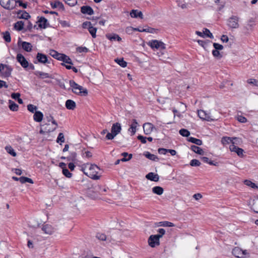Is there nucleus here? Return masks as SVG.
<instances>
[{"label": "nucleus", "mask_w": 258, "mask_h": 258, "mask_svg": "<svg viewBox=\"0 0 258 258\" xmlns=\"http://www.w3.org/2000/svg\"><path fill=\"white\" fill-rule=\"evenodd\" d=\"M99 170V167L96 165L89 163L84 165V166L82 168V171L85 174L94 180H98L100 178V176L97 175Z\"/></svg>", "instance_id": "obj_1"}, {"label": "nucleus", "mask_w": 258, "mask_h": 258, "mask_svg": "<svg viewBox=\"0 0 258 258\" xmlns=\"http://www.w3.org/2000/svg\"><path fill=\"white\" fill-rule=\"evenodd\" d=\"M69 83L74 93L83 96H86L88 95V90L77 84L74 80H70Z\"/></svg>", "instance_id": "obj_2"}, {"label": "nucleus", "mask_w": 258, "mask_h": 258, "mask_svg": "<svg viewBox=\"0 0 258 258\" xmlns=\"http://www.w3.org/2000/svg\"><path fill=\"white\" fill-rule=\"evenodd\" d=\"M121 130V124L118 122H116L112 124L111 129V133H108L106 136L107 140H112L117 135H118Z\"/></svg>", "instance_id": "obj_3"}, {"label": "nucleus", "mask_w": 258, "mask_h": 258, "mask_svg": "<svg viewBox=\"0 0 258 258\" xmlns=\"http://www.w3.org/2000/svg\"><path fill=\"white\" fill-rule=\"evenodd\" d=\"M0 5L4 9L12 10L16 8L15 0H0Z\"/></svg>", "instance_id": "obj_4"}, {"label": "nucleus", "mask_w": 258, "mask_h": 258, "mask_svg": "<svg viewBox=\"0 0 258 258\" xmlns=\"http://www.w3.org/2000/svg\"><path fill=\"white\" fill-rule=\"evenodd\" d=\"M148 45L150 46L152 49H165V44L161 41L157 40H153L150 41L148 43Z\"/></svg>", "instance_id": "obj_5"}, {"label": "nucleus", "mask_w": 258, "mask_h": 258, "mask_svg": "<svg viewBox=\"0 0 258 258\" xmlns=\"http://www.w3.org/2000/svg\"><path fill=\"white\" fill-rule=\"evenodd\" d=\"M239 18L237 16H232L228 20V26L232 29H236L239 27Z\"/></svg>", "instance_id": "obj_6"}, {"label": "nucleus", "mask_w": 258, "mask_h": 258, "mask_svg": "<svg viewBox=\"0 0 258 258\" xmlns=\"http://www.w3.org/2000/svg\"><path fill=\"white\" fill-rule=\"evenodd\" d=\"M198 116L200 118L209 121L217 120V118H213L209 113H207L206 111L203 110L198 111Z\"/></svg>", "instance_id": "obj_7"}, {"label": "nucleus", "mask_w": 258, "mask_h": 258, "mask_svg": "<svg viewBox=\"0 0 258 258\" xmlns=\"http://www.w3.org/2000/svg\"><path fill=\"white\" fill-rule=\"evenodd\" d=\"M16 59L24 69H26L28 67L29 62L22 54H17Z\"/></svg>", "instance_id": "obj_8"}, {"label": "nucleus", "mask_w": 258, "mask_h": 258, "mask_svg": "<svg viewBox=\"0 0 258 258\" xmlns=\"http://www.w3.org/2000/svg\"><path fill=\"white\" fill-rule=\"evenodd\" d=\"M159 238L156 235H151L148 239L149 245L152 247H155L160 244Z\"/></svg>", "instance_id": "obj_9"}, {"label": "nucleus", "mask_w": 258, "mask_h": 258, "mask_svg": "<svg viewBox=\"0 0 258 258\" xmlns=\"http://www.w3.org/2000/svg\"><path fill=\"white\" fill-rule=\"evenodd\" d=\"M37 62L43 64L48 62L47 56L43 53H38L36 55V60L34 61V63H37Z\"/></svg>", "instance_id": "obj_10"}, {"label": "nucleus", "mask_w": 258, "mask_h": 258, "mask_svg": "<svg viewBox=\"0 0 258 258\" xmlns=\"http://www.w3.org/2000/svg\"><path fill=\"white\" fill-rule=\"evenodd\" d=\"M232 254L236 257L242 258L245 255L247 252L246 250H242L241 248L236 247L232 250Z\"/></svg>", "instance_id": "obj_11"}, {"label": "nucleus", "mask_w": 258, "mask_h": 258, "mask_svg": "<svg viewBox=\"0 0 258 258\" xmlns=\"http://www.w3.org/2000/svg\"><path fill=\"white\" fill-rule=\"evenodd\" d=\"M20 44L22 48L26 51L30 52L32 50V45L30 43L26 41H22L21 39L19 38L18 44L19 46Z\"/></svg>", "instance_id": "obj_12"}, {"label": "nucleus", "mask_w": 258, "mask_h": 258, "mask_svg": "<svg viewBox=\"0 0 258 258\" xmlns=\"http://www.w3.org/2000/svg\"><path fill=\"white\" fill-rule=\"evenodd\" d=\"M229 149L231 152H235L240 157L243 156V150L237 147L235 144L231 145L229 146Z\"/></svg>", "instance_id": "obj_13"}, {"label": "nucleus", "mask_w": 258, "mask_h": 258, "mask_svg": "<svg viewBox=\"0 0 258 258\" xmlns=\"http://www.w3.org/2000/svg\"><path fill=\"white\" fill-rule=\"evenodd\" d=\"M237 139V138L223 137L221 139V143L224 145H226L230 143H231V145L236 144V143L235 142H234V140H236Z\"/></svg>", "instance_id": "obj_14"}, {"label": "nucleus", "mask_w": 258, "mask_h": 258, "mask_svg": "<svg viewBox=\"0 0 258 258\" xmlns=\"http://www.w3.org/2000/svg\"><path fill=\"white\" fill-rule=\"evenodd\" d=\"M34 74L41 79H44L46 78H52L51 75H50L48 73H44L41 71H35L34 72Z\"/></svg>", "instance_id": "obj_15"}, {"label": "nucleus", "mask_w": 258, "mask_h": 258, "mask_svg": "<svg viewBox=\"0 0 258 258\" xmlns=\"http://www.w3.org/2000/svg\"><path fill=\"white\" fill-rule=\"evenodd\" d=\"M81 12L84 14L92 15L94 14V11L92 8L88 6H84L81 8Z\"/></svg>", "instance_id": "obj_16"}, {"label": "nucleus", "mask_w": 258, "mask_h": 258, "mask_svg": "<svg viewBox=\"0 0 258 258\" xmlns=\"http://www.w3.org/2000/svg\"><path fill=\"white\" fill-rule=\"evenodd\" d=\"M153 128V125L151 123H145L143 125L144 132L146 135H149L151 134Z\"/></svg>", "instance_id": "obj_17"}, {"label": "nucleus", "mask_w": 258, "mask_h": 258, "mask_svg": "<svg viewBox=\"0 0 258 258\" xmlns=\"http://www.w3.org/2000/svg\"><path fill=\"white\" fill-rule=\"evenodd\" d=\"M42 231L46 234H51L54 232V228L49 224H45L42 228Z\"/></svg>", "instance_id": "obj_18"}, {"label": "nucleus", "mask_w": 258, "mask_h": 258, "mask_svg": "<svg viewBox=\"0 0 258 258\" xmlns=\"http://www.w3.org/2000/svg\"><path fill=\"white\" fill-rule=\"evenodd\" d=\"M146 177L148 180L153 181H158L159 179V176L157 174H155L153 172H150L146 175Z\"/></svg>", "instance_id": "obj_19"}, {"label": "nucleus", "mask_w": 258, "mask_h": 258, "mask_svg": "<svg viewBox=\"0 0 258 258\" xmlns=\"http://www.w3.org/2000/svg\"><path fill=\"white\" fill-rule=\"evenodd\" d=\"M43 117V113L40 111H36L34 115V120L36 122H40L42 121Z\"/></svg>", "instance_id": "obj_20"}, {"label": "nucleus", "mask_w": 258, "mask_h": 258, "mask_svg": "<svg viewBox=\"0 0 258 258\" xmlns=\"http://www.w3.org/2000/svg\"><path fill=\"white\" fill-rule=\"evenodd\" d=\"M130 16L132 18H138L139 17L141 19L143 18V15L141 11H139L137 10H133L130 13Z\"/></svg>", "instance_id": "obj_21"}, {"label": "nucleus", "mask_w": 258, "mask_h": 258, "mask_svg": "<svg viewBox=\"0 0 258 258\" xmlns=\"http://www.w3.org/2000/svg\"><path fill=\"white\" fill-rule=\"evenodd\" d=\"M49 54L53 58L60 60V58L62 57L63 54L59 53L54 50H50Z\"/></svg>", "instance_id": "obj_22"}, {"label": "nucleus", "mask_w": 258, "mask_h": 258, "mask_svg": "<svg viewBox=\"0 0 258 258\" xmlns=\"http://www.w3.org/2000/svg\"><path fill=\"white\" fill-rule=\"evenodd\" d=\"M12 71V69L10 67L6 65L5 70H3L2 72V76L5 77H8L11 75Z\"/></svg>", "instance_id": "obj_23"}, {"label": "nucleus", "mask_w": 258, "mask_h": 258, "mask_svg": "<svg viewBox=\"0 0 258 258\" xmlns=\"http://www.w3.org/2000/svg\"><path fill=\"white\" fill-rule=\"evenodd\" d=\"M76 103L72 100H68L66 102V107L70 110H74L76 107Z\"/></svg>", "instance_id": "obj_24"}, {"label": "nucleus", "mask_w": 258, "mask_h": 258, "mask_svg": "<svg viewBox=\"0 0 258 258\" xmlns=\"http://www.w3.org/2000/svg\"><path fill=\"white\" fill-rule=\"evenodd\" d=\"M18 17L20 19H24L26 20H28L30 18V15L24 11H19L18 13Z\"/></svg>", "instance_id": "obj_25"}, {"label": "nucleus", "mask_w": 258, "mask_h": 258, "mask_svg": "<svg viewBox=\"0 0 258 258\" xmlns=\"http://www.w3.org/2000/svg\"><path fill=\"white\" fill-rule=\"evenodd\" d=\"M106 37L111 41L116 40L117 41H120L121 40V38L119 35L116 34L106 35Z\"/></svg>", "instance_id": "obj_26"}, {"label": "nucleus", "mask_w": 258, "mask_h": 258, "mask_svg": "<svg viewBox=\"0 0 258 258\" xmlns=\"http://www.w3.org/2000/svg\"><path fill=\"white\" fill-rule=\"evenodd\" d=\"M190 149L195 153L199 155H203L204 153V152L202 149L196 145L191 146Z\"/></svg>", "instance_id": "obj_27"}, {"label": "nucleus", "mask_w": 258, "mask_h": 258, "mask_svg": "<svg viewBox=\"0 0 258 258\" xmlns=\"http://www.w3.org/2000/svg\"><path fill=\"white\" fill-rule=\"evenodd\" d=\"M152 191L157 195H161L164 191L163 188L159 186H156L152 188Z\"/></svg>", "instance_id": "obj_28"}, {"label": "nucleus", "mask_w": 258, "mask_h": 258, "mask_svg": "<svg viewBox=\"0 0 258 258\" xmlns=\"http://www.w3.org/2000/svg\"><path fill=\"white\" fill-rule=\"evenodd\" d=\"M121 155L123 156V158L120 159L122 162L128 161L131 160L133 157L132 154H128L127 152L122 153Z\"/></svg>", "instance_id": "obj_29"}, {"label": "nucleus", "mask_w": 258, "mask_h": 258, "mask_svg": "<svg viewBox=\"0 0 258 258\" xmlns=\"http://www.w3.org/2000/svg\"><path fill=\"white\" fill-rule=\"evenodd\" d=\"M144 155L147 158H148L151 160H152V161H156L158 159V158L157 157V156H156L154 154H151L149 152H146Z\"/></svg>", "instance_id": "obj_30"}, {"label": "nucleus", "mask_w": 258, "mask_h": 258, "mask_svg": "<svg viewBox=\"0 0 258 258\" xmlns=\"http://www.w3.org/2000/svg\"><path fill=\"white\" fill-rule=\"evenodd\" d=\"M158 226H163V227H173L174 224L173 223L168 221H162L157 223Z\"/></svg>", "instance_id": "obj_31"}, {"label": "nucleus", "mask_w": 258, "mask_h": 258, "mask_svg": "<svg viewBox=\"0 0 258 258\" xmlns=\"http://www.w3.org/2000/svg\"><path fill=\"white\" fill-rule=\"evenodd\" d=\"M24 23L23 21H18L14 24V28L18 31L22 30L24 28Z\"/></svg>", "instance_id": "obj_32"}, {"label": "nucleus", "mask_w": 258, "mask_h": 258, "mask_svg": "<svg viewBox=\"0 0 258 258\" xmlns=\"http://www.w3.org/2000/svg\"><path fill=\"white\" fill-rule=\"evenodd\" d=\"M47 20L44 17H41L39 20V27L42 28H45L46 27V23Z\"/></svg>", "instance_id": "obj_33"}, {"label": "nucleus", "mask_w": 258, "mask_h": 258, "mask_svg": "<svg viewBox=\"0 0 258 258\" xmlns=\"http://www.w3.org/2000/svg\"><path fill=\"white\" fill-rule=\"evenodd\" d=\"M188 141L192 143H194L197 145H201L202 144V141L201 140L195 138L194 137H189Z\"/></svg>", "instance_id": "obj_34"}, {"label": "nucleus", "mask_w": 258, "mask_h": 258, "mask_svg": "<svg viewBox=\"0 0 258 258\" xmlns=\"http://www.w3.org/2000/svg\"><path fill=\"white\" fill-rule=\"evenodd\" d=\"M7 152L13 157H16L17 154L13 148L10 146H7L5 147Z\"/></svg>", "instance_id": "obj_35"}, {"label": "nucleus", "mask_w": 258, "mask_h": 258, "mask_svg": "<svg viewBox=\"0 0 258 258\" xmlns=\"http://www.w3.org/2000/svg\"><path fill=\"white\" fill-rule=\"evenodd\" d=\"M138 122L136 119H133V123L131 125L129 130H132L133 135H134L136 132V128L138 125Z\"/></svg>", "instance_id": "obj_36"}, {"label": "nucleus", "mask_w": 258, "mask_h": 258, "mask_svg": "<svg viewBox=\"0 0 258 258\" xmlns=\"http://www.w3.org/2000/svg\"><path fill=\"white\" fill-rule=\"evenodd\" d=\"M19 181L22 183H24L26 182L33 183V181L32 179H31V178H29L28 177H24V176H22V177H19Z\"/></svg>", "instance_id": "obj_37"}, {"label": "nucleus", "mask_w": 258, "mask_h": 258, "mask_svg": "<svg viewBox=\"0 0 258 258\" xmlns=\"http://www.w3.org/2000/svg\"><path fill=\"white\" fill-rule=\"evenodd\" d=\"M60 61H62L68 64H72V61L71 59L67 55L63 54L62 57L60 58Z\"/></svg>", "instance_id": "obj_38"}, {"label": "nucleus", "mask_w": 258, "mask_h": 258, "mask_svg": "<svg viewBox=\"0 0 258 258\" xmlns=\"http://www.w3.org/2000/svg\"><path fill=\"white\" fill-rule=\"evenodd\" d=\"M10 105L9 108L10 109L14 111H17L18 109V105L15 103L14 101L12 100L9 101Z\"/></svg>", "instance_id": "obj_39"}, {"label": "nucleus", "mask_w": 258, "mask_h": 258, "mask_svg": "<svg viewBox=\"0 0 258 258\" xmlns=\"http://www.w3.org/2000/svg\"><path fill=\"white\" fill-rule=\"evenodd\" d=\"M88 31L90 34L92 35L93 38L96 37V33L97 31V29L96 28L93 27L92 26H91V27L88 28Z\"/></svg>", "instance_id": "obj_40"}, {"label": "nucleus", "mask_w": 258, "mask_h": 258, "mask_svg": "<svg viewBox=\"0 0 258 258\" xmlns=\"http://www.w3.org/2000/svg\"><path fill=\"white\" fill-rule=\"evenodd\" d=\"M115 61L121 67L124 68L126 66L127 63L125 61L123 58H117L115 60Z\"/></svg>", "instance_id": "obj_41"}, {"label": "nucleus", "mask_w": 258, "mask_h": 258, "mask_svg": "<svg viewBox=\"0 0 258 258\" xmlns=\"http://www.w3.org/2000/svg\"><path fill=\"white\" fill-rule=\"evenodd\" d=\"M244 182L245 185H246L254 189V188H257V186L254 183L251 182V181H250L249 180H244Z\"/></svg>", "instance_id": "obj_42"}, {"label": "nucleus", "mask_w": 258, "mask_h": 258, "mask_svg": "<svg viewBox=\"0 0 258 258\" xmlns=\"http://www.w3.org/2000/svg\"><path fill=\"white\" fill-rule=\"evenodd\" d=\"M179 133L180 135H181L183 137H188L190 135V132L188 130L184 129V128L181 129L179 131Z\"/></svg>", "instance_id": "obj_43"}, {"label": "nucleus", "mask_w": 258, "mask_h": 258, "mask_svg": "<svg viewBox=\"0 0 258 258\" xmlns=\"http://www.w3.org/2000/svg\"><path fill=\"white\" fill-rule=\"evenodd\" d=\"M64 140H65L64 137V135H63V133H59L57 138V140H56L57 143H60V144H61L62 143L64 142Z\"/></svg>", "instance_id": "obj_44"}, {"label": "nucleus", "mask_w": 258, "mask_h": 258, "mask_svg": "<svg viewBox=\"0 0 258 258\" xmlns=\"http://www.w3.org/2000/svg\"><path fill=\"white\" fill-rule=\"evenodd\" d=\"M252 209L254 212L258 213V198L253 200Z\"/></svg>", "instance_id": "obj_45"}, {"label": "nucleus", "mask_w": 258, "mask_h": 258, "mask_svg": "<svg viewBox=\"0 0 258 258\" xmlns=\"http://www.w3.org/2000/svg\"><path fill=\"white\" fill-rule=\"evenodd\" d=\"M201 160L205 163H208L210 165H215V166H216L217 165V163H214L213 161H210L209 160V159L208 158V157H201Z\"/></svg>", "instance_id": "obj_46"}, {"label": "nucleus", "mask_w": 258, "mask_h": 258, "mask_svg": "<svg viewBox=\"0 0 258 258\" xmlns=\"http://www.w3.org/2000/svg\"><path fill=\"white\" fill-rule=\"evenodd\" d=\"M203 31H204V34L205 36L209 37L210 38H214L213 34L211 33L210 30L209 29H208L207 28H204L203 29Z\"/></svg>", "instance_id": "obj_47"}, {"label": "nucleus", "mask_w": 258, "mask_h": 258, "mask_svg": "<svg viewBox=\"0 0 258 258\" xmlns=\"http://www.w3.org/2000/svg\"><path fill=\"white\" fill-rule=\"evenodd\" d=\"M247 83L254 86H258V80L254 79H249L247 80Z\"/></svg>", "instance_id": "obj_48"}, {"label": "nucleus", "mask_w": 258, "mask_h": 258, "mask_svg": "<svg viewBox=\"0 0 258 258\" xmlns=\"http://www.w3.org/2000/svg\"><path fill=\"white\" fill-rule=\"evenodd\" d=\"M4 39L7 42H10L11 40L10 34L9 32L4 33Z\"/></svg>", "instance_id": "obj_49"}, {"label": "nucleus", "mask_w": 258, "mask_h": 258, "mask_svg": "<svg viewBox=\"0 0 258 258\" xmlns=\"http://www.w3.org/2000/svg\"><path fill=\"white\" fill-rule=\"evenodd\" d=\"M201 162L197 159H192L190 162V165L191 166H199Z\"/></svg>", "instance_id": "obj_50"}, {"label": "nucleus", "mask_w": 258, "mask_h": 258, "mask_svg": "<svg viewBox=\"0 0 258 258\" xmlns=\"http://www.w3.org/2000/svg\"><path fill=\"white\" fill-rule=\"evenodd\" d=\"M15 2H16V7L17 6V4H18L19 6L20 7H22L24 9H26L27 7V3H23L22 2V1L21 0H17V1L15 0Z\"/></svg>", "instance_id": "obj_51"}, {"label": "nucleus", "mask_w": 258, "mask_h": 258, "mask_svg": "<svg viewBox=\"0 0 258 258\" xmlns=\"http://www.w3.org/2000/svg\"><path fill=\"white\" fill-rule=\"evenodd\" d=\"M62 173L64 176L68 178H70L72 176V174L67 168H63L62 169Z\"/></svg>", "instance_id": "obj_52"}, {"label": "nucleus", "mask_w": 258, "mask_h": 258, "mask_svg": "<svg viewBox=\"0 0 258 258\" xmlns=\"http://www.w3.org/2000/svg\"><path fill=\"white\" fill-rule=\"evenodd\" d=\"M77 154L75 152H72L71 155L67 158L69 161H74L76 160Z\"/></svg>", "instance_id": "obj_53"}, {"label": "nucleus", "mask_w": 258, "mask_h": 258, "mask_svg": "<svg viewBox=\"0 0 258 258\" xmlns=\"http://www.w3.org/2000/svg\"><path fill=\"white\" fill-rule=\"evenodd\" d=\"M28 110L31 112H34L36 110L37 107L33 104H29L27 105Z\"/></svg>", "instance_id": "obj_54"}, {"label": "nucleus", "mask_w": 258, "mask_h": 258, "mask_svg": "<svg viewBox=\"0 0 258 258\" xmlns=\"http://www.w3.org/2000/svg\"><path fill=\"white\" fill-rule=\"evenodd\" d=\"M158 234H156L157 237L160 239L161 238L165 233V230L163 228H160L158 230Z\"/></svg>", "instance_id": "obj_55"}, {"label": "nucleus", "mask_w": 258, "mask_h": 258, "mask_svg": "<svg viewBox=\"0 0 258 258\" xmlns=\"http://www.w3.org/2000/svg\"><path fill=\"white\" fill-rule=\"evenodd\" d=\"M96 237L98 239L102 240V241L105 240L106 239V236L104 234H103V233H97L96 234Z\"/></svg>", "instance_id": "obj_56"}, {"label": "nucleus", "mask_w": 258, "mask_h": 258, "mask_svg": "<svg viewBox=\"0 0 258 258\" xmlns=\"http://www.w3.org/2000/svg\"><path fill=\"white\" fill-rule=\"evenodd\" d=\"M77 51L79 53L87 52L89 49L86 47H79L77 48Z\"/></svg>", "instance_id": "obj_57"}, {"label": "nucleus", "mask_w": 258, "mask_h": 258, "mask_svg": "<svg viewBox=\"0 0 258 258\" xmlns=\"http://www.w3.org/2000/svg\"><path fill=\"white\" fill-rule=\"evenodd\" d=\"M208 42H210V41L209 40H208L207 42L206 41H203V40H198V44L202 46V47H203L204 48H206V47L207 46V43Z\"/></svg>", "instance_id": "obj_58"}, {"label": "nucleus", "mask_w": 258, "mask_h": 258, "mask_svg": "<svg viewBox=\"0 0 258 258\" xmlns=\"http://www.w3.org/2000/svg\"><path fill=\"white\" fill-rule=\"evenodd\" d=\"M137 139L140 140L142 143L145 144L147 142V138L141 135H139Z\"/></svg>", "instance_id": "obj_59"}, {"label": "nucleus", "mask_w": 258, "mask_h": 258, "mask_svg": "<svg viewBox=\"0 0 258 258\" xmlns=\"http://www.w3.org/2000/svg\"><path fill=\"white\" fill-rule=\"evenodd\" d=\"M213 46L215 48V49L217 50H222L223 48V46L221 44L217 43H214Z\"/></svg>", "instance_id": "obj_60"}, {"label": "nucleus", "mask_w": 258, "mask_h": 258, "mask_svg": "<svg viewBox=\"0 0 258 258\" xmlns=\"http://www.w3.org/2000/svg\"><path fill=\"white\" fill-rule=\"evenodd\" d=\"M237 120L239 122H242V123H245L247 121V119L245 117L241 116V115L238 116Z\"/></svg>", "instance_id": "obj_61"}, {"label": "nucleus", "mask_w": 258, "mask_h": 258, "mask_svg": "<svg viewBox=\"0 0 258 258\" xmlns=\"http://www.w3.org/2000/svg\"><path fill=\"white\" fill-rule=\"evenodd\" d=\"M46 124H42L41 125V126L42 127H43V129L41 128L40 130V134H44L45 133H49V132H50L51 131L50 130H47L45 128H44V126L46 125Z\"/></svg>", "instance_id": "obj_62"}, {"label": "nucleus", "mask_w": 258, "mask_h": 258, "mask_svg": "<svg viewBox=\"0 0 258 258\" xmlns=\"http://www.w3.org/2000/svg\"><path fill=\"white\" fill-rule=\"evenodd\" d=\"M92 26V24L90 22H85L82 24V27L83 28H87L88 29V28L91 27Z\"/></svg>", "instance_id": "obj_63"}, {"label": "nucleus", "mask_w": 258, "mask_h": 258, "mask_svg": "<svg viewBox=\"0 0 258 258\" xmlns=\"http://www.w3.org/2000/svg\"><path fill=\"white\" fill-rule=\"evenodd\" d=\"M212 54L215 57H221V55H220V53L219 51V50H216V49H214L212 51Z\"/></svg>", "instance_id": "obj_64"}]
</instances>
